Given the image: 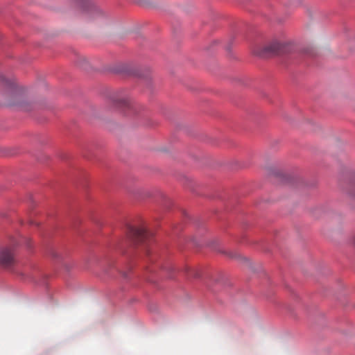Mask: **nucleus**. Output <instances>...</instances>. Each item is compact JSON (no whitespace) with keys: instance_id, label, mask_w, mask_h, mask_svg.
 I'll use <instances>...</instances> for the list:
<instances>
[{"instance_id":"f257e3e1","label":"nucleus","mask_w":355,"mask_h":355,"mask_svg":"<svg viewBox=\"0 0 355 355\" xmlns=\"http://www.w3.org/2000/svg\"><path fill=\"white\" fill-rule=\"evenodd\" d=\"M288 43L282 40H273L269 44L254 51V54L266 57L271 54L285 53L288 51Z\"/></svg>"},{"instance_id":"f03ea898","label":"nucleus","mask_w":355,"mask_h":355,"mask_svg":"<svg viewBox=\"0 0 355 355\" xmlns=\"http://www.w3.org/2000/svg\"><path fill=\"white\" fill-rule=\"evenodd\" d=\"M15 263L13 248L10 247L0 248V266L5 268H11Z\"/></svg>"},{"instance_id":"7ed1b4c3","label":"nucleus","mask_w":355,"mask_h":355,"mask_svg":"<svg viewBox=\"0 0 355 355\" xmlns=\"http://www.w3.org/2000/svg\"><path fill=\"white\" fill-rule=\"evenodd\" d=\"M76 3L78 6L83 11L86 12L92 19H96L103 15L99 8L92 4L88 0H77Z\"/></svg>"},{"instance_id":"20e7f679","label":"nucleus","mask_w":355,"mask_h":355,"mask_svg":"<svg viewBox=\"0 0 355 355\" xmlns=\"http://www.w3.org/2000/svg\"><path fill=\"white\" fill-rule=\"evenodd\" d=\"M128 236L136 242H143L152 236L146 227H130L128 230Z\"/></svg>"},{"instance_id":"39448f33","label":"nucleus","mask_w":355,"mask_h":355,"mask_svg":"<svg viewBox=\"0 0 355 355\" xmlns=\"http://www.w3.org/2000/svg\"><path fill=\"white\" fill-rule=\"evenodd\" d=\"M0 82L3 85L6 86L13 87L15 85V80H10L5 77L4 76H0Z\"/></svg>"},{"instance_id":"423d86ee","label":"nucleus","mask_w":355,"mask_h":355,"mask_svg":"<svg viewBox=\"0 0 355 355\" xmlns=\"http://www.w3.org/2000/svg\"><path fill=\"white\" fill-rule=\"evenodd\" d=\"M116 104L119 106H124L128 107H130L132 106L130 101L127 98L117 100Z\"/></svg>"},{"instance_id":"0eeeda50","label":"nucleus","mask_w":355,"mask_h":355,"mask_svg":"<svg viewBox=\"0 0 355 355\" xmlns=\"http://www.w3.org/2000/svg\"><path fill=\"white\" fill-rule=\"evenodd\" d=\"M19 105L21 107V109H23L25 111L30 110V107H29V105H28L27 102H25V101L21 102Z\"/></svg>"},{"instance_id":"6e6552de","label":"nucleus","mask_w":355,"mask_h":355,"mask_svg":"<svg viewBox=\"0 0 355 355\" xmlns=\"http://www.w3.org/2000/svg\"><path fill=\"white\" fill-rule=\"evenodd\" d=\"M354 243L355 244V236H354Z\"/></svg>"}]
</instances>
